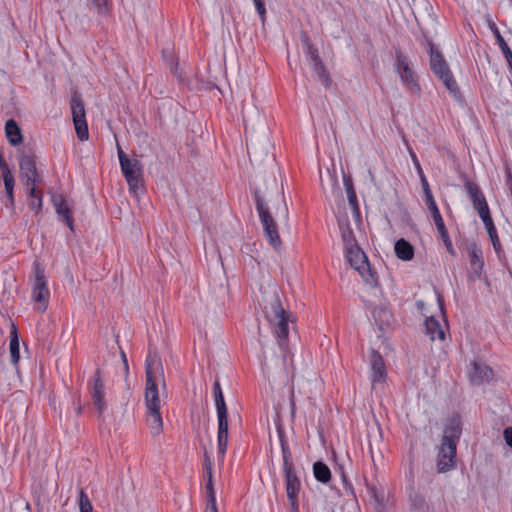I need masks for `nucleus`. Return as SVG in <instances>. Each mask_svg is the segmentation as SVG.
<instances>
[{
  "mask_svg": "<svg viewBox=\"0 0 512 512\" xmlns=\"http://www.w3.org/2000/svg\"><path fill=\"white\" fill-rule=\"evenodd\" d=\"M145 405L147 408V425L155 437L163 431V420L160 413L158 380L165 387L162 361L156 351H149L145 361Z\"/></svg>",
  "mask_w": 512,
  "mask_h": 512,
  "instance_id": "obj_1",
  "label": "nucleus"
},
{
  "mask_svg": "<svg viewBox=\"0 0 512 512\" xmlns=\"http://www.w3.org/2000/svg\"><path fill=\"white\" fill-rule=\"evenodd\" d=\"M266 317L273 327V333L277 339L282 356L286 359L289 352L288 334L291 314L283 308L280 298L276 293L266 311Z\"/></svg>",
  "mask_w": 512,
  "mask_h": 512,
  "instance_id": "obj_2",
  "label": "nucleus"
},
{
  "mask_svg": "<svg viewBox=\"0 0 512 512\" xmlns=\"http://www.w3.org/2000/svg\"><path fill=\"white\" fill-rule=\"evenodd\" d=\"M213 396L217 411L218 432L217 445L218 455L223 460L228 445V410L220 382L217 380L213 385Z\"/></svg>",
  "mask_w": 512,
  "mask_h": 512,
  "instance_id": "obj_3",
  "label": "nucleus"
},
{
  "mask_svg": "<svg viewBox=\"0 0 512 512\" xmlns=\"http://www.w3.org/2000/svg\"><path fill=\"white\" fill-rule=\"evenodd\" d=\"M427 45L429 46L430 54V69L435 76L443 82L445 87L452 93L457 94L459 92L458 85L452 75V72L444 59L442 53L432 42L431 39H426Z\"/></svg>",
  "mask_w": 512,
  "mask_h": 512,
  "instance_id": "obj_4",
  "label": "nucleus"
},
{
  "mask_svg": "<svg viewBox=\"0 0 512 512\" xmlns=\"http://www.w3.org/2000/svg\"><path fill=\"white\" fill-rule=\"evenodd\" d=\"M254 199L256 204V210L259 214V218L263 226L264 235L268 240L269 244L273 248L278 249L281 246L282 242L278 233L277 225L271 215L269 207L267 206V204L265 203L264 199L261 197L258 191L254 192Z\"/></svg>",
  "mask_w": 512,
  "mask_h": 512,
  "instance_id": "obj_5",
  "label": "nucleus"
},
{
  "mask_svg": "<svg viewBox=\"0 0 512 512\" xmlns=\"http://www.w3.org/2000/svg\"><path fill=\"white\" fill-rule=\"evenodd\" d=\"M345 256L351 267L359 272L368 285H378L376 273L371 270L368 258L358 244L345 248Z\"/></svg>",
  "mask_w": 512,
  "mask_h": 512,
  "instance_id": "obj_6",
  "label": "nucleus"
},
{
  "mask_svg": "<svg viewBox=\"0 0 512 512\" xmlns=\"http://www.w3.org/2000/svg\"><path fill=\"white\" fill-rule=\"evenodd\" d=\"M32 281V298L38 303V311L45 312L48 307L50 298V291L48 288L47 279L45 276V268L38 260L33 263V277Z\"/></svg>",
  "mask_w": 512,
  "mask_h": 512,
  "instance_id": "obj_7",
  "label": "nucleus"
},
{
  "mask_svg": "<svg viewBox=\"0 0 512 512\" xmlns=\"http://www.w3.org/2000/svg\"><path fill=\"white\" fill-rule=\"evenodd\" d=\"M117 152L121 171L128 183L129 189L136 192L143 181L142 164L137 159H130L119 145Z\"/></svg>",
  "mask_w": 512,
  "mask_h": 512,
  "instance_id": "obj_8",
  "label": "nucleus"
},
{
  "mask_svg": "<svg viewBox=\"0 0 512 512\" xmlns=\"http://www.w3.org/2000/svg\"><path fill=\"white\" fill-rule=\"evenodd\" d=\"M20 179L23 184H34L42 182V176L37 170L36 155L29 146H24L19 158Z\"/></svg>",
  "mask_w": 512,
  "mask_h": 512,
  "instance_id": "obj_9",
  "label": "nucleus"
},
{
  "mask_svg": "<svg viewBox=\"0 0 512 512\" xmlns=\"http://www.w3.org/2000/svg\"><path fill=\"white\" fill-rule=\"evenodd\" d=\"M73 124L77 137L80 141H86L89 138L88 124L86 121V112L84 102L79 93L75 92L70 100Z\"/></svg>",
  "mask_w": 512,
  "mask_h": 512,
  "instance_id": "obj_10",
  "label": "nucleus"
},
{
  "mask_svg": "<svg viewBox=\"0 0 512 512\" xmlns=\"http://www.w3.org/2000/svg\"><path fill=\"white\" fill-rule=\"evenodd\" d=\"M88 389L93 405L97 410L98 418L103 419L107 403L105 400V384L99 368L95 370L94 375L89 379Z\"/></svg>",
  "mask_w": 512,
  "mask_h": 512,
  "instance_id": "obj_11",
  "label": "nucleus"
},
{
  "mask_svg": "<svg viewBox=\"0 0 512 512\" xmlns=\"http://www.w3.org/2000/svg\"><path fill=\"white\" fill-rule=\"evenodd\" d=\"M396 69L405 87L412 94L420 93L421 88L416 79L415 72L410 67L408 58L401 51L396 53Z\"/></svg>",
  "mask_w": 512,
  "mask_h": 512,
  "instance_id": "obj_12",
  "label": "nucleus"
},
{
  "mask_svg": "<svg viewBox=\"0 0 512 512\" xmlns=\"http://www.w3.org/2000/svg\"><path fill=\"white\" fill-rule=\"evenodd\" d=\"M464 188L480 218L491 214L486 197L477 183L465 179Z\"/></svg>",
  "mask_w": 512,
  "mask_h": 512,
  "instance_id": "obj_13",
  "label": "nucleus"
},
{
  "mask_svg": "<svg viewBox=\"0 0 512 512\" xmlns=\"http://www.w3.org/2000/svg\"><path fill=\"white\" fill-rule=\"evenodd\" d=\"M456 447L455 443L441 442L437 456V471L439 473L447 472L455 467Z\"/></svg>",
  "mask_w": 512,
  "mask_h": 512,
  "instance_id": "obj_14",
  "label": "nucleus"
},
{
  "mask_svg": "<svg viewBox=\"0 0 512 512\" xmlns=\"http://www.w3.org/2000/svg\"><path fill=\"white\" fill-rule=\"evenodd\" d=\"M494 373L490 366L482 361L474 360L468 372V377L473 385L488 383L493 379Z\"/></svg>",
  "mask_w": 512,
  "mask_h": 512,
  "instance_id": "obj_15",
  "label": "nucleus"
},
{
  "mask_svg": "<svg viewBox=\"0 0 512 512\" xmlns=\"http://www.w3.org/2000/svg\"><path fill=\"white\" fill-rule=\"evenodd\" d=\"M371 380L373 384L384 382L386 379V367L382 355L376 351L371 352Z\"/></svg>",
  "mask_w": 512,
  "mask_h": 512,
  "instance_id": "obj_16",
  "label": "nucleus"
},
{
  "mask_svg": "<svg viewBox=\"0 0 512 512\" xmlns=\"http://www.w3.org/2000/svg\"><path fill=\"white\" fill-rule=\"evenodd\" d=\"M52 203L55 207L56 213L62 217L63 221L69 227L71 231H74V222L70 208L67 205V202L63 195L61 194H53L52 195Z\"/></svg>",
  "mask_w": 512,
  "mask_h": 512,
  "instance_id": "obj_17",
  "label": "nucleus"
},
{
  "mask_svg": "<svg viewBox=\"0 0 512 512\" xmlns=\"http://www.w3.org/2000/svg\"><path fill=\"white\" fill-rule=\"evenodd\" d=\"M462 433V422L461 416L455 414L450 419L449 424L444 429V435L442 438L443 443H455L459 440Z\"/></svg>",
  "mask_w": 512,
  "mask_h": 512,
  "instance_id": "obj_18",
  "label": "nucleus"
},
{
  "mask_svg": "<svg viewBox=\"0 0 512 512\" xmlns=\"http://www.w3.org/2000/svg\"><path fill=\"white\" fill-rule=\"evenodd\" d=\"M468 256L471 273L475 277L480 278L484 268L482 249L476 243H472L469 246Z\"/></svg>",
  "mask_w": 512,
  "mask_h": 512,
  "instance_id": "obj_19",
  "label": "nucleus"
},
{
  "mask_svg": "<svg viewBox=\"0 0 512 512\" xmlns=\"http://www.w3.org/2000/svg\"><path fill=\"white\" fill-rule=\"evenodd\" d=\"M285 488L290 504V512H299L298 495L301 489L300 479L285 481Z\"/></svg>",
  "mask_w": 512,
  "mask_h": 512,
  "instance_id": "obj_20",
  "label": "nucleus"
},
{
  "mask_svg": "<svg viewBox=\"0 0 512 512\" xmlns=\"http://www.w3.org/2000/svg\"><path fill=\"white\" fill-rule=\"evenodd\" d=\"M481 220L487 230L488 236L491 240L495 253L497 254L498 258H501V255L503 254V249L491 214L485 216L484 218H481Z\"/></svg>",
  "mask_w": 512,
  "mask_h": 512,
  "instance_id": "obj_21",
  "label": "nucleus"
},
{
  "mask_svg": "<svg viewBox=\"0 0 512 512\" xmlns=\"http://www.w3.org/2000/svg\"><path fill=\"white\" fill-rule=\"evenodd\" d=\"M283 460V474L284 480L300 479L296 473L295 465L293 462L292 452L290 447H283L281 449Z\"/></svg>",
  "mask_w": 512,
  "mask_h": 512,
  "instance_id": "obj_22",
  "label": "nucleus"
},
{
  "mask_svg": "<svg viewBox=\"0 0 512 512\" xmlns=\"http://www.w3.org/2000/svg\"><path fill=\"white\" fill-rule=\"evenodd\" d=\"M489 28L492 31L493 35L495 36L497 44H498L505 60L507 61L509 69L512 73V50L510 49V47L508 46V44L502 37L498 27L496 26V24L494 22H489Z\"/></svg>",
  "mask_w": 512,
  "mask_h": 512,
  "instance_id": "obj_23",
  "label": "nucleus"
},
{
  "mask_svg": "<svg viewBox=\"0 0 512 512\" xmlns=\"http://www.w3.org/2000/svg\"><path fill=\"white\" fill-rule=\"evenodd\" d=\"M425 328L426 334L432 341L436 339L445 340V330L434 316H430L425 320Z\"/></svg>",
  "mask_w": 512,
  "mask_h": 512,
  "instance_id": "obj_24",
  "label": "nucleus"
},
{
  "mask_svg": "<svg viewBox=\"0 0 512 512\" xmlns=\"http://www.w3.org/2000/svg\"><path fill=\"white\" fill-rule=\"evenodd\" d=\"M394 251L396 256L402 261H410L414 257V247L404 238L395 242Z\"/></svg>",
  "mask_w": 512,
  "mask_h": 512,
  "instance_id": "obj_25",
  "label": "nucleus"
},
{
  "mask_svg": "<svg viewBox=\"0 0 512 512\" xmlns=\"http://www.w3.org/2000/svg\"><path fill=\"white\" fill-rule=\"evenodd\" d=\"M5 133L9 143L17 146L22 142L21 130L14 119H9L5 123Z\"/></svg>",
  "mask_w": 512,
  "mask_h": 512,
  "instance_id": "obj_26",
  "label": "nucleus"
},
{
  "mask_svg": "<svg viewBox=\"0 0 512 512\" xmlns=\"http://www.w3.org/2000/svg\"><path fill=\"white\" fill-rule=\"evenodd\" d=\"M342 240L345 244V248L357 245L353 229L351 228L348 218L340 219L338 221Z\"/></svg>",
  "mask_w": 512,
  "mask_h": 512,
  "instance_id": "obj_27",
  "label": "nucleus"
},
{
  "mask_svg": "<svg viewBox=\"0 0 512 512\" xmlns=\"http://www.w3.org/2000/svg\"><path fill=\"white\" fill-rule=\"evenodd\" d=\"M10 358L14 365H17L20 359V348H19V336L18 330L14 324H12L10 331Z\"/></svg>",
  "mask_w": 512,
  "mask_h": 512,
  "instance_id": "obj_28",
  "label": "nucleus"
},
{
  "mask_svg": "<svg viewBox=\"0 0 512 512\" xmlns=\"http://www.w3.org/2000/svg\"><path fill=\"white\" fill-rule=\"evenodd\" d=\"M311 64L314 73L317 75L318 81H320L325 87H330L332 80L330 78L328 71L325 68V65L323 64L322 59L320 58Z\"/></svg>",
  "mask_w": 512,
  "mask_h": 512,
  "instance_id": "obj_29",
  "label": "nucleus"
},
{
  "mask_svg": "<svg viewBox=\"0 0 512 512\" xmlns=\"http://www.w3.org/2000/svg\"><path fill=\"white\" fill-rule=\"evenodd\" d=\"M313 474L317 481L326 484L331 480V470L322 461H316L313 464Z\"/></svg>",
  "mask_w": 512,
  "mask_h": 512,
  "instance_id": "obj_30",
  "label": "nucleus"
},
{
  "mask_svg": "<svg viewBox=\"0 0 512 512\" xmlns=\"http://www.w3.org/2000/svg\"><path fill=\"white\" fill-rule=\"evenodd\" d=\"M409 502L413 512H429V505L420 493L412 491L409 494Z\"/></svg>",
  "mask_w": 512,
  "mask_h": 512,
  "instance_id": "obj_31",
  "label": "nucleus"
},
{
  "mask_svg": "<svg viewBox=\"0 0 512 512\" xmlns=\"http://www.w3.org/2000/svg\"><path fill=\"white\" fill-rule=\"evenodd\" d=\"M301 42L304 48V53L306 54L307 60L310 62V64L320 59L318 49L311 43L307 33H302Z\"/></svg>",
  "mask_w": 512,
  "mask_h": 512,
  "instance_id": "obj_32",
  "label": "nucleus"
},
{
  "mask_svg": "<svg viewBox=\"0 0 512 512\" xmlns=\"http://www.w3.org/2000/svg\"><path fill=\"white\" fill-rule=\"evenodd\" d=\"M344 186H345V189H346V193H347V197H348V202L350 204V206L352 207L354 213L359 216L360 215V212H359V206H358V200H357V195H356V191L353 187V183H352V180L351 178H347V177H344Z\"/></svg>",
  "mask_w": 512,
  "mask_h": 512,
  "instance_id": "obj_33",
  "label": "nucleus"
},
{
  "mask_svg": "<svg viewBox=\"0 0 512 512\" xmlns=\"http://www.w3.org/2000/svg\"><path fill=\"white\" fill-rule=\"evenodd\" d=\"M430 213H431V217L436 225L439 235L448 232L439 209L437 208V209L431 210Z\"/></svg>",
  "mask_w": 512,
  "mask_h": 512,
  "instance_id": "obj_34",
  "label": "nucleus"
},
{
  "mask_svg": "<svg viewBox=\"0 0 512 512\" xmlns=\"http://www.w3.org/2000/svg\"><path fill=\"white\" fill-rule=\"evenodd\" d=\"M79 508L80 512H93L92 503L84 490L79 493Z\"/></svg>",
  "mask_w": 512,
  "mask_h": 512,
  "instance_id": "obj_35",
  "label": "nucleus"
},
{
  "mask_svg": "<svg viewBox=\"0 0 512 512\" xmlns=\"http://www.w3.org/2000/svg\"><path fill=\"white\" fill-rule=\"evenodd\" d=\"M13 174L5 161V158L2 153H0V178L2 180L8 179L12 177Z\"/></svg>",
  "mask_w": 512,
  "mask_h": 512,
  "instance_id": "obj_36",
  "label": "nucleus"
},
{
  "mask_svg": "<svg viewBox=\"0 0 512 512\" xmlns=\"http://www.w3.org/2000/svg\"><path fill=\"white\" fill-rule=\"evenodd\" d=\"M13 174L5 161V158L2 153H0V178L2 180L8 179L12 177Z\"/></svg>",
  "mask_w": 512,
  "mask_h": 512,
  "instance_id": "obj_37",
  "label": "nucleus"
},
{
  "mask_svg": "<svg viewBox=\"0 0 512 512\" xmlns=\"http://www.w3.org/2000/svg\"><path fill=\"white\" fill-rule=\"evenodd\" d=\"M28 207L31 211H34L36 214L40 213L43 207V197L37 196L34 198H29Z\"/></svg>",
  "mask_w": 512,
  "mask_h": 512,
  "instance_id": "obj_38",
  "label": "nucleus"
},
{
  "mask_svg": "<svg viewBox=\"0 0 512 512\" xmlns=\"http://www.w3.org/2000/svg\"><path fill=\"white\" fill-rule=\"evenodd\" d=\"M39 184L40 183H36V182L34 184H23L26 187V193H27L28 198H34L37 196L43 197L42 190L38 189Z\"/></svg>",
  "mask_w": 512,
  "mask_h": 512,
  "instance_id": "obj_39",
  "label": "nucleus"
},
{
  "mask_svg": "<svg viewBox=\"0 0 512 512\" xmlns=\"http://www.w3.org/2000/svg\"><path fill=\"white\" fill-rule=\"evenodd\" d=\"M205 512H218L215 493H207V504Z\"/></svg>",
  "mask_w": 512,
  "mask_h": 512,
  "instance_id": "obj_40",
  "label": "nucleus"
},
{
  "mask_svg": "<svg viewBox=\"0 0 512 512\" xmlns=\"http://www.w3.org/2000/svg\"><path fill=\"white\" fill-rule=\"evenodd\" d=\"M439 236L442 239V241L444 242V245H445L447 251L449 252V254L452 255V256H455L456 252H455V250L453 248L452 241L450 239L449 233L446 232V233H443V234H441Z\"/></svg>",
  "mask_w": 512,
  "mask_h": 512,
  "instance_id": "obj_41",
  "label": "nucleus"
},
{
  "mask_svg": "<svg viewBox=\"0 0 512 512\" xmlns=\"http://www.w3.org/2000/svg\"><path fill=\"white\" fill-rule=\"evenodd\" d=\"M276 430H277L281 449H283V447H289L288 440L286 438V434H285V430H284L283 426L280 424L277 425Z\"/></svg>",
  "mask_w": 512,
  "mask_h": 512,
  "instance_id": "obj_42",
  "label": "nucleus"
},
{
  "mask_svg": "<svg viewBox=\"0 0 512 512\" xmlns=\"http://www.w3.org/2000/svg\"><path fill=\"white\" fill-rule=\"evenodd\" d=\"M204 477L207 479L206 493H215L214 487H213L212 468H210V470H204Z\"/></svg>",
  "mask_w": 512,
  "mask_h": 512,
  "instance_id": "obj_43",
  "label": "nucleus"
},
{
  "mask_svg": "<svg viewBox=\"0 0 512 512\" xmlns=\"http://www.w3.org/2000/svg\"><path fill=\"white\" fill-rule=\"evenodd\" d=\"M254 1V4H255V7H256V10H257V13L259 14L261 20H262V23H264L265 21V15H266V8H265V3L263 0H253Z\"/></svg>",
  "mask_w": 512,
  "mask_h": 512,
  "instance_id": "obj_44",
  "label": "nucleus"
},
{
  "mask_svg": "<svg viewBox=\"0 0 512 512\" xmlns=\"http://www.w3.org/2000/svg\"><path fill=\"white\" fill-rule=\"evenodd\" d=\"M280 207H276V214H281L286 220L288 219V215H289V212H288V207L286 205V202L284 200V197H280Z\"/></svg>",
  "mask_w": 512,
  "mask_h": 512,
  "instance_id": "obj_45",
  "label": "nucleus"
},
{
  "mask_svg": "<svg viewBox=\"0 0 512 512\" xmlns=\"http://www.w3.org/2000/svg\"><path fill=\"white\" fill-rule=\"evenodd\" d=\"M424 196H425L426 205H427V208L429 209V211L438 208L436 201L434 199V196L432 194V191L424 194Z\"/></svg>",
  "mask_w": 512,
  "mask_h": 512,
  "instance_id": "obj_46",
  "label": "nucleus"
},
{
  "mask_svg": "<svg viewBox=\"0 0 512 512\" xmlns=\"http://www.w3.org/2000/svg\"><path fill=\"white\" fill-rule=\"evenodd\" d=\"M5 194H6V197L8 200V203L6 204V206L13 210L15 207L14 188L5 189Z\"/></svg>",
  "mask_w": 512,
  "mask_h": 512,
  "instance_id": "obj_47",
  "label": "nucleus"
},
{
  "mask_svg": "<svg viewBox=\"0 0 512 512\" xmlns=\"http://www.w3.org/2000/svg\"><path fill=\"white\" fill-rule=\"evenodd\" d=\"M93 4L98 9V13H103L107 9V0H93Z\"/></svg>",
  "mask_w": 512,
  "mask_h": 512,
  "instance_id": "obj_48",
  "label": "nucleus"
},
{
  "mask_svg": "<svg viewBox=\"0 0 512 512\" xmlns=\"http://www.w3.org/2000/svg\"><path fill=\"white\" fill-rule=\"evenodd\" d=\"M420 180H421V185H422V189H423L424 194L431 192L429 183H428V181H427V179H426V177H425L423 172H421Z\"/></svg>",
  "mask_w": 512,
  "mask_h": 512,
  "instance_id": "obj_49",
  "label": "nucleus"
},
{
  "mask_svg": "<svg viewBox=\"0 0 512 512\" xmlns=\"http://www.w3.org/2000/svg\"><path fill=\"white\" fill-rule=\"evenodd\" d=\"M504 438L506 444L512 448V427H508L504 430Z\"/></svg>",
  "mask_w": 512,
  "mask_h": 512,
  "instance_id": "obj_50",
  "label": "nucleus"
},
{
  "mask_svg": "<svg viewBox=\"0 0 512 512\" xmlns=\"http://www.w3.org/2000/svg\"><path fill=\"white\" fill-rule=\"evenodd\" d=\"M210 468H212V462H211V459H210L208 453L205 451L204 452L203 470H210Z\"/></svg>",
  "mask_w": 512,
  "mask_h": 512,
  "instance_id": "obj_51",
  "label": "nucleus"
},
{
  "mask_svg": "<svg viewBox=\"0 0 512 512\" xmlns=\"http://www.w3.org/2000/svg\"><path fill=\"white\" fill-rule=\"evenodd\" d=\"M3 182H4L5 189H7V188L11 189V188H14V186H15L14 176H12V177H10L8 179L3 180Z\"/></svg>",
  "mask_w": 512,
  "mask_h": 512,
  "instance_id": "obj_52",
  "label": "nucleus"
},
{
  "mask_svg": "<svg viewBox=\"0 0 512 512\" xmlns=\"http://www.w3.org/2000/svg\"><path fill=\"white\" fill-rule=\"evenodd\" d=\"M369 490L371 492L372 497L375 499V501L378 502L379 504L382 503L383 497H381V498L379 497L376 488L371 487V488H369Z\"/></svg>",
  "mask_w": 512,
  "mask_h": 512,
  "instance_id": "obj_53",
  "label": "nucleus"
},
{
  "mask_svg": "<svg viewBox=\"0 0 512 512\" xmlns=\"http://www.w3.org/2000/svg\"><path fill=\"white\" fill-rule=\"evenodd\" d=\"M438 304L442 314L444 315V301L440 295H438Z\"/></svg>",
  "mask_w": 512,
  "mask_h": 512,
  "instance_id": "obj_54",
  "label": "nucleus"
},
{
  "mask_svg": "<svg viewBox=\"0 0 512 512\" xmlns=\"http://www.w3.org/2000/svg\"><path fill=\"white\" fill-rule=\"evenodd\" d=\"M121 356H122V359H123V363H124V368L126 371H128V361H127V358H126V355L125 353L122 351L121 352Z\"/></svg>",
  "mask_w": 512,
  "mask_h": 512,
  "instance_id": "obj_55",
  "label": "nucleus"
},
{
  "mask_svg": "<svg viewBox=\"0 0 512 512\" xmlns=\"http://www.w3.org/2000/svg\"><path fill=\"white\" fill-rule=\"evenodd\" d=\"M340 469H342V468L340 467ZM341 477H342V480H343L344 484L348 485L347 476H346V474L344 473L343 470H341Z\"/></svg>",
  "mask_w": 512,
  "mask_h": 512,
  "instance_id": "obj_56",
  "label": "nucleus"
},
{
  "mask_svg": "<svg viewBox=\"0 0 512 512\" xmlns=\"http://www.w3.org/2000/svg\"><path fill=\"white\" fill-rule=\"evenodd\" d=\"M76 413H77V415H81V413H82V407L80 405V398H78V406L76 409Z\"/></svg>",
  "mask_w": 512,
  "mask_h": 512,
  "instance_id": "obj_57",
  "label": "nucleus"
},
{
  "mask_svg": "<svg viewBox=\"0 0 512 512\" xmlns=\"http://www.w3.org/2000/svg\"><path fill=\"white\" fill-rule=\"evenodd\" d=\"M416 168H417V170H418L419 175L421 176V172H423V171H422V168H421V166H420V163H419V162H417Z\"/></svg>",
  "mask_w": 512,
  "mask_h": 512,
  "instance_id": "obj_58",
  "label": "nucleus"
},
{
  "mask_svg": "<svg viewBox=\"0 0 512 512\" xmlns=\"http://www.w3.org/2000/svg\"><path fill=\"white\" fill-rule=\"evenodd\" d=\"M295 412V403L294 401H291V413L294 414Z\"/></svg>",
  "mask_w": 512,
  "mask_h": 512,
  "instance_id": "obj_59",
  "label": "nucleus"
},
{
  "mask_svg": "<svg viewBox=\"0 0 512 512\" xmlns=\"http://www.w3.org/2000/svg\"><path fill=\"white\" fill-rule=\"evenodd\" d=\"M380 312L383 313L385 316L389 315V312L384 309H381Z\"/></svg>",
  "mask_w": 512,
  "mask_h": 512,
  "instance_id": "obj_60",
  "label": "nucleus"
},
{
  "mask_svg": "<svg viewBox=\"0 0 512 512\" xmlns=\"http://www.w3.org/2000/svg\"><path fill=\"white\" fill-rule=\"evenodd\" d=\"M412 157H413V161H414L415 165H417V162H419V161L417 160L415 154H413Z\"/></svg>",
  "mask_w": 512,
  "mask_h": 512,
  "instance_id": "obj_61",
  "label": "nucleus"
},
{
  "mask_svg": "<svg viewBox=\"0 0 512 512\" xmlns=\"http://www.w3.org/2000/svg\"><path fill=\"white\" fill-rule=\"evenodd\" d=\"M510 4L512 5V0H509Z\"/></svg>",
  "mask_w": 512,
  "mask_h": 512,
  "instance_id": "obj_62",
  "label": "nucleus"
}]
</instances>
